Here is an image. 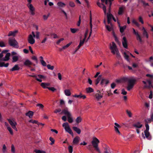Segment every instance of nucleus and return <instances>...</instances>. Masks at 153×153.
<instances>
[{
	"instance_id": "f257e3e1",
	"label": "nucleus",
	"mask_w": 153,
	"mask_h": 153,
	"mask_svg": "<svg viewBox=\"0 0 153 153\" xmlns=\"http://www.w3.org/2000/svg\"><path fill=\"white\" fill-rule=\"evenodd\" d=\"M44 153H45V0H44Z\"/></svg>"
}]
</instances>
